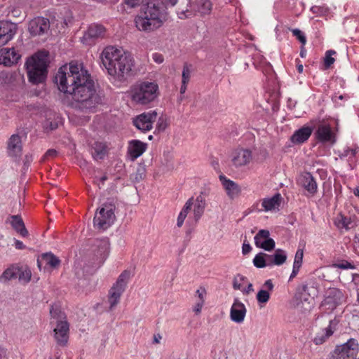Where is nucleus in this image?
Wrapping results in <instances>:
<instances>
[{
    "instance_id": "nucleus-1",
    "label": "nucleus",
    "mask_w": 359,
    "mask_h": 359,
    "mask_svg": "<svg viewBox=\"0 0 359 359\" xmlns=\"http://www.w3.org/2000/svg\"><path fill=\"white\" fill-rule=\"evenodd\" d=\"M58 89L69 93L75 101V108L93 111L102 103L90 74L82 64L71 62L69 65L61 67L55 76Z\"/></svg>"
},
{
    "instance_id": "nucleus-2",
    "label": "nucleus",
    "mask_w": 359,
    "mask_h": 359,
    "mask_svg": "<svg viewBox=\"0 0 359 359\" xmlns=\"http://www.w3.org/2000/svg\"><path fill=\"white\" fill-rule=\"evenodd\" d=\"M177 2L178 0H148L135 17V27L146 33L155 32L169 18L167 4L174 6Z\"/></svg>"
},
{
    "instance_id": "nucleus-3",
    "label": "nucleus",
    "mask_w": 359,
    "mask_h": 359,
    "mask_svg": "<svg viewBox=\"0 0 359 359\" xmlns=\"http://www.w3.org/2000/svg\"><path fill=\"white\" fill-rule=\"evenodd\" d=\"M101 60L107 73L115 81L123 82L132 75L134 60L130 53L108 46L103 50Z\"/></svg>"
},
{
    "instance_id": "nucleus-4",
    "label": "nucleus",
    "mask_w": 359,
    "mask_h": 359,
    "mask_svg": "<svg viewBox=\"0 0 359 359\" xmlns=\"http://www.w3.org/2000/svg\"><path fill=\"white\" fill-rule=\"evenodd\" d=\"M46 57L43 52H39L26 62L29 81L36 84L43 82L46 77Z\"/></svg>"
},
{
    "instance_id": "nucleus-5",
    "label": "nucleus",
    "mask_w": 359,
    "mask_h": 359,
    "mask_svg": "<svg viewBox=\"0 0 359 359\" xmlns=\"http://www.w3.org/2000/svg\"><path fill=\"white\" fill-rule=\"evenodd\" d=\"M158 95V86L154 82L144 81L135 84L131 89L132 100L146 105L154 101Z\"/></svg>"
},
{
    "instance_id": "nucleus-6",
    "label": "nucleus",
    "mask_w": 359,
    "mask_h": 359,
    "mask_svg": "<svg viewBox=\"0 0 359 359\" xmlns=\"http://www.w3.org/2000/svg\"><path fill=\"white\" fill-rule=\"evenodd\" d=\"M50 323L53 328V337L57 344L62 347L67 346L69 337V324L66 318L52 316Z\"/></svg>"
},
{
    "instance_id": "nucleus-7",
    "label": "nucleus",
    "mask_w": 359,
    "mask_h": 359,
    "mask_svg": "<svg viewBox=\"0 0 359 359\" xmlns=\"http://www.w3.org/2000/svg\"><path fill=\"white\" fill-rule=\"evenodd\" d=\"M212 8L210 0H189L186 9L177 12L180 19L191 18L199 13L201 15H209Z\"/></svg>"
},
{
    "instance_id": "nucleus-8",
    "label": "nucleus",
    "mask_w": 359,
    "mask_h": 359,
    "mask_svg": "<svg viewBox=\"0 0 359 359\" xmlns=\"http://www.w3.org/2000/svg\"><path fill=\"white\" fill-rule=\"evenodd\" d=\"M359 350L358 341L354 339H350L347 342L337 346L330 353L328 359H355Z\"/></svg>"
},
{
    "instance_id": "nucleus-9",
    "label": "nucleus",
    "mask_w": 359,
    "mask_h": 359,
    "mask_svg": "<svg viewBox=\"0 0 359 359\" xmlns=\"http://www.w3.org/2000/svg\"><path fill=\"white\" fill-rule=\"evenodd\" d=\"M130 277V271H123L111 287L109 292V303L111 309L118 303L121 296L126 288Z\"/></svg>"
},
{
    "instance_id": "nucleus-10",
    "label": "nucleus",
    "mask_w": 359,
    "mask_h": 359,
    "mask_svg": "<svg viewBox=\"0 0 359 359\" xmlns=\"http://www.w3.org/2000/svg\"><path fill=\"white\" fill-rule=\"evenodd\" d=\"M114 219V205L104 204L95 214L94 226L99 229L105 230L113 224Z\"/></svg>"
},
{
    "instance_id": "nucleus-11",
    "label": "nucleus",
    "mask_w": 359,
    "mask_h": 359,
    "mask_svg": "<svg viewBox=\"0 0 359 359\" xmlns=\"http://www.w3.org/2000/svg\"><path fill=\"white\" fill-rule=\"evenodd\" d=\"M157 115L155 110L144 112L134 118L133 123L138 130L145 133L152 129L153 123L156 120Z\"/></svg>"
},
{
    "instance_id": "nucleus-12",
    "label": "nucleus",
    "mask_w": 359,
    "mask_h": 359,
    "mask_svg": "<svg viewBox=\"0 0 359 359\" xmlns=\"http://www.w3.org/2000/svg\"><path fill=\"white\" fill-rule=\"evenodd\" d=\"M339 320L334 318L330 320L327 327L322 329L316 334L313 341L316 345H321L325 343L327 339L338 330Z\"/></svg>"
},
{
    "instance_id": "nucleus-13",
    "label": "nucleus",
    "mask_w": 359,
    "mask_h": 359,
    "mask_svg": "<svg viewBox=\"0 0 359 359\" xmlns=\"http://www.w3.org/2000/svg\"><path fill=\"white\" fill-rule=\"evenodd\" d=\"M252 160V151L248 149L238 148L231 154V162L236 168L247 165Z\"/></svg>"
},
{
    "instance_id": "nucleus-14",
    "label": "nucleus",
    "mask_w": 359,
    "mask_h": 359,
    "mask_svg": "<svg viewBox=\"0 0 359 359\" xmlns=\"http://www.w3.org/2000/svg\"><path fill=\"white\" fill-rule=\"evenodd\" d=\"M50 28L49 20L37 17L32 20L28 25L29 32L32 36H38L47 32Z\"/></svg>"
},
{
    "instance_id": "nucleus-15",
    "label": "nucleus",
    "mask_w": 359,
    "mask_h": 359,
    "mask_svg": "<svg viewBox=\"0 0 359 359\" xmlns=\"http://www.w3.org/2000/svg\"><path fill=\"white\" fill-rule=\"evenodd\" d=\"M269 231L268 230L262 229L255 236V245L264 249L266 251H271L275 248V241L269 237Z\"/></svg>"
},
{
    "instance_id": "nucleus-16",
    "label": "nucleus",
    "mask_w": 359,
    "mask_h": 359,
    "mask_svg": "<svg viewBox=\"0 0 359 359\" xmlns=\"http://www.w3.org/2000/svg\"><path fill=\"white\" fill-rule=\"evenodd\" d=\"M17 31V25L8 21H0V47L10 41Z\"/></svg>"
},
{
    "instance_id": "nucleus-17",
    "label": "nucleus",
    "mask_w": 359,
    "mask_h": 359,
    "mask_svg": "<svg viewBox=\"0 0 359 359\" xmlns=\"http://www.w3.org/2000/svg\"><path fill=\"white\" fill-rule=\"evenodd\" d=\"M147 148V144L138 140H132L128 142L127 154L132 161L143 154Z\"/></svg>"
},
{
    "instance_id": "nucleus-18",
    "label": "nucleus",
    "mask_w": 359,
    "mask_h": 359,
    "mask_svg": "<svg viewBox=\"0 0 359 359\" xmlns=\"http://www.w3.org/2000/svg\"><path fill=\"white\" fill-rule=\"evenodd\" d=\"M106 29L101 25H91L85 32L83 40V43L90 45L93 40L104 37Z\"/></svg>"
},
{
    "instance_id": "nucleus-19",
    "label": "nucleus",
    "mask_w": 359,
    "mask_h": 359,
    "mask_svg": "<svg viewBox=\"0 0 359 359\" xmlns=\"http://www.w3.org/2000/svg\"><path fill=\"white\" fill-rule=\"evenodd\" d=\"M219 180L228 197L233 200L241 194V189L239 185L235 182L226 178L224 175L219 176Z\"/></svg>"
},
{
    "instance_id": "nucleus-20",
    "label": "nucleus",
    "mask_w": 359,
    "mask_h": 359,
    "mask_svg": "<svg viewBox=\"0 0 359 359\" xmlns=\"http://www.w3.org/2000/svg\"><path fill=\"white\" fill-rule=\"evenodd\" d=\"M20 55L14 48L0 49V64L11 66L18 62Z\"/></svg>"
},
{
    "instance_id": "nucleus-21",
    "label": "nucleus",
    "mask_w": 359,
    "mask_h": 359,
    "mask_svg": "<svg viewBox=\"0 0 359 359\" xmlns=\"http://www.w3.org/2000/svg\"><path fill=\"white\" fill-rule=\"evenodd\" d=\"M299 184L311 195L317 192V183L310 172L302 174L299 178Z\"/></svg>"
},
{
    "instance_id": "nucleus-22",
    "label": "nucleus",
    "mask_w": 359,
    "mask_h": 359,
    "mask_svg": "<svg viewBox=\"0 0 359 359\" xmlns=\"http://www.w3.org/2000/svg\"><path fill=\"white\" fill-rule=\"evenodd\" d=\"M22 145L21 137L18 134H13L8 141V152L11 156H20L22 154Z\"/></svg>"
},
{
    "instance_id": "nucleus-23",
    "label": "nucleus",
    "mask_w": 359,
    "mask_h": 359,
    "mask_svg": "<svg viewBox=\"0 0 359 359\" xmlns=\"http://www.w3.org/2000/svg\"><path fill=\"white\" fill-rule=\"evenodd\" d=\"M60 264V260L51 252L42 254L37 259V265L41 270V266L44 267L49 266L50 268H57Z\"/></svg>"
},
{
    "instance_id": "nucleus-24",
    "label": "nucleus",
    "mask_w": 359,
    "mask_h": 359,
    "mask_svg": "<svg viewBox=\"0 0 359 359\" xmlns=\"http://www.w3.org/2000/svg\"><path fill=\"white\" fill-rule=\"evenodd\" d=\"M312 128L309 126H303L296 130L291 136L290 140L296 144H302L306 142L312 134Z\"/></svg>"
},
{
    "instance_id": "nucleus-25",
    "label": "nucleus",
    "mask_w": 359,
    "mask_h": 359,
    "mask_svg": "<svg viewBox=\"0 0 359 359\" xmlns=\"http://www.w3.org/2000/svg\"><path fill=\"white\" fill-rule=\"evenodd\" d=\"M316 137L318 140L323 142H334V136L331 130V128L329 125L321 124L318 127L316 133Z\"/></svg>"
},
{
    "instance_id": "nucleus-26",
    "label": "nucleus",
    "mask_w": 359,
    "mask_h": 359,
    "mask_svg": "<svg viewBox=\"0 0 359 359\" xmlns=\"http://www.w3.org/2000/svg\"><path fill=\"white\" fill-rule=\"evenodd\" d=\"M97 244L96 246L98 248V250L96 255V266H100L102 263L105 260L108 254L109 249V243L107 239H102L100 241H97Z\"/></svg>"
},
{
    "instance_id": "nucleus-27",
    "label": "nucleus",
    "mask_w": 359,
    "mask_h": 359,
    "mask_svg": "<svg viewBox=\"0 0 359 359\" xmlns=\"http://www.w3.org/2000/svg\"><path fill=\"white\" fill-rule=\"evenodd\" d=\"M343 298L342 292L336 288L330 289L329 291L328 296L325 299L323 302V306H326L327 305L331 304L332 309L335 308L336 306L340 303Z\"/></svg>"
},
{
    "instance_id": "nucleus-28",
    "label": "nucleus",
    "mask_w": 359,
    "mask_h": 359,
    "mask_svg": "<svg viewBox=\"0 0 359 359\" xmlns=\"http://www.w3.org/2000/svg\"><path fill=\"white\" fill-rule=\"evenodd\" d=\"M192 206L194 207L193 212L194 219L197 222L203 215L206 206V203L204 198L201 195H199L196 197V199L193 198Z\"/></svg>"
},
{
    "instance_id": "nucleus-29",
    "label": "nucleus",
    "mask_w": 359,
    "mask_h": 359,
    "mask_svg": "<svg viewBox=\"0 0 359 359\" xmlns=\"http://www.w3.org/2000/svg\"><path fill=\"white\" fill-rule=\"evenodd\" d=\"M10 219V222L13 228L22 237H27L29 232L21 217L20 215H12Z\"/></svg>"
},
{
    "instance_id": "nucleus-30",
    "label": "nucleus",
    "mask_w": 359,
    "mask_h": 359,
    "mask_svg": "<svg viewBox=\"0 0 359 359\" xmlns=\"http://www.w3.org/2000/svg\"><path fill=\"white\" fill-rule=\"evenodd\" d=\"M281 196L280 194H275L271 198H264L262 201V206L264 211H270L278 208L280 204Z\"/></svg>"
},
{
    "instance_id": "nucleus-31",
    "label": "nucleus",
    "mask_w": 359,
    "mask_h": 359,
    "mask_svg": "<svg viewBox=\"0 0 359 359\" xmlns=\"http://www.w3.org/2000/svg\"><path fill=\"white\" fill-rule=\"evenodd\" d=\"M91 154L95 160L104 158L107 154V146L105 143L95 142L91 148Z\"/></svg>"
},
{
    "instance_id": "nucleus-32",
    "label": "nucleus",
    "mask_w": 359,
    "mask_h": 359,
    "mask_svg": "<svg viewBox=\"0 0 359 359\" xmlns=\"http://www.w3.org/2000/svg\"><path fill=\"white\" fill-rule=\"evenodd\" d=\"M18 273H19V265L12 264L4 270L0 276V279L4 281H9L13 279H16L18 277Z\"/></svg>"
},
{
    "instance_id": "nucleus-33",
    "label": "nucleus",
    "mask_w": 359,
    "mask_h": 359,
    "mask_svg": "<svg viewBox=\"0 0 359 359\" xmlns=\"http://www.w3.org/2000/svg\"><path fill=\"white\" fill-rule=\"evenodd\" d=\"M32 271L27 266H19V273H18V281L22 285H26L31 280Z\"/></svg>"
},
{
    "instance_id": "nucleus-34",
    "label": "nucleus",
    "mask_w": 359,
    "mask_h": 359,
    "mask_svg": "<svg viewBox=\"0 0 359 359\" xmlns=\"http://www.w3.org/2000/svg\"><path fill=\"white\" fill-rule=\"evenodd\" d=\"M334 224L339 229L344 228L348 229L350 228L351 220L350 218H348L344 216L343 215L340 214L336 217L334 220Z\"/></svg>"
},
{
    "instance_id": "nucleus-35",
    "label": "nucleus",
    "mask_w": 359,
    "mask_h": 359,
    "mask_svg": "<svg viewBox=\"0 0 359 359\" xmlns=\"http://www.w3.org/2000/svg\"><path fill=\"white\" fill-rule=\"evenodd\" d=\"M287 259V255L283 250L277 249L273 254V263L274 265H282Z\"/></svg>"
},
{
    "instance_id": "nucleus-36",
    "label": "nucleus",
    "mask_w": 359,
    "mask_h": 359,
    "mask_svg": "<svg viewBox=\"0 0 359 359\" xmlns=\"http://www.w3.org/2000/svg\"><path fill=\"white\" fill-rule=\"evenodd\" d=\"M247 278L241 275L237 274L233 280V287L234 290H243L244 286L247 283Z\"/></svg>"
},
{
    "instance_id": "nucleus-37",
    "label": "nucleus",
    "mask_w": 359,
    "mask_h": 359,
    "mask_svg": "<svg viewBox=\"0 0 359 359\" xmlns=\"http://www.w3.org/2000/svg\"><path fill=\"white\" fill-rule=\"evenodd\" d=\"M246 309L243 304L236 300L231 306L230 314H245Z\"/></svg>"
},
{
    "instance_id": "nucleus-38",
    "label": "nucleus",
    "mask_w": 359,
    "mask_h": 359,
    "mask_svg": "<svg viewBox=\"0 0 359 359\" xmlns=\"http://www.w3.org/2000/svg\"><path fill=\"white\" fill-rule=\"evenodd\" d=\"M253 264L257 268H264L266 266V258L264 253H258L253 259Z\"/></svg>"
},
{
    "instance_id": "nucleus-39",
    "label": "nucleus",
    "mask_w": 359,
    "mask_h": 359,
    "mask_svg": "<svg viewBox=\"0 0 359 359\" xmlns=\"http://www.w3.org/2000/svg\"><path fill=\"white\" fill-rule=\"evenodd\" d=\"M336 52L333 50H329L326 51L325 56L324 57V66L325 69L330 68V67L334 64L335 59L332 57L335 55Z\"/></svg>"
},
{
    "instance_id": "nucleus-40",
    "label": "nucleus",
    "mask_w": 359,
    "mask_h": 359,
    "mask_svg": "<svg viewBox=\"0 0 359 359\" xmlns=\"http://www.w3.org/2000/svg\"><path fill=\"white\" fill-rule=\"evenodd\" d=\"M182 83H188L191 77V69L187 64H184L182 74Z\"/></svg>"
},
{
    "instance_id": "nucleus-41",
    "label": "nucleus",
    "mask_w": 359,
    "mask_h": 359,
    "mask_svg": "<svg viewBox=\"0 0 359 359\" xmlns=\"http://www.w3.org/2000/svg\"><path fill=\"white\" fill-rule=\"evenodd\" d=\"M270 298L269 292L264 290H261L257 294V299L259 303H266Z\"/></svg>"
},
{
    "instance_id": "nucleus-42",
    "label": "nucleus",
    "mask_w": 359,
    "mask_h": 359,
    "mask_svg": "<svg viewBox=\"0 0 359 359\" xmlns=\"http://www.w3.org/2000/svg\"><path fill=\"white\" fill-rule=\"evenodd\" d=\"M62 313H65V311L60 302L53 304L50 309V314H61Z\"/></svg>"
},
{
    "instance_id": "nucleus-43",
    "label": "nucleus",
    "mask_w": 359,
    "mask_h": 359,
    "mask_svg": "<svg viewBox=\"0 0 359 359\" xmlns=\"http://www.w3.org/2000/svg\"><path fill=\"white\" fill-rule=\"evenodd\" d=\"M292 32L294 36H296L298 40L302 43V44L304 46L306 43V39L303 32L298 29H292Z\"/></svg>"
},
{
    "instance_id": "nucleus-44",
    "label": "nucleus",
    "mask_w": 359,
    "mask_h": 359,
    "mask_svg": "<svg viewBox=\"0 0 359 359\" xmlns=\"http://www.w3.org/2000/svg\"><path fill=\"white\" fill-rule=\"evenodd\" d=\"M332 266L334 268L341 269H354V266L347 262V261H342L341 263H335L332 264Z\"/></svg>"
},
{
    "instance_id": "nucleus-45",
    "label": "nucleus",
    "mask_w": 359,
    "mask_h": 359,
    "mask_svg": "<svg viewBox=\"0 0 359 359\" xmlns=\"http://www.w3.org/2000/svg\"><path fill=\"white\" fill-rule=\"evenodd\" d=\"M304 252L302 250H298L295 254L293 265L301 267L302 264Z\"/></svg>"
},
{
    "instance_id": "nucleus-46",
    "label": "nucleus",
    "mask_w": 359,
    "mask_h": 359,
    "mask_svg": "<svg viewBox=\"0 0 359 359\" xmlns=\"http://www.w3.org/2000/svg\"><path fill=\"white\" fill-rule=\"evenodd\" d=\"M357 153V149H346L343 151V152L339 155L341 158L343 157H353Z\"/></svg>"
},
{
    "instance_id": "nucleus-47",
    "label": "nucleus",
    "mask_w": 359,
    "mask_h": 359,
    "mask_svg": "<svg viewBox=\"0 0 359 359\" xmlns=\"http://www.w3.org/2000/svg\"><path fill=\"white\" fill-rule=\"evenodd\" d=\"M193 205V198H190L184 205L182 210H181V213L184 214L186 217L187 216L188 212L192 208Z\"/></svg>"
},
{
    "instance_id": "nucleus-48",
    "label": "nucleus",
    "mask_w": 359,
    "mask_h": 359,
    "mask_svg": "<svg viewBox=\"0 0 359 359\" xmlns=\"http://www.w3.org/2000/svg\"><path fill=\"white\" fill-rule=\"evenodd\" d=\"M167 127V123L163 117H160L157 123V129L158 130H164Z\"/></svg>"
},
{
    "instance_id": "nucleus-49",
    "label": "nucleus",
    "mask_w": 359,
    "mask_h": 359,
    "mask_svg": "<svg viewBox=\"0 0 359 359\" xmlns=\"http://www.w3.org/2000/svg\"><path fill=\"white\" fill-rule=\"evenodd\" d=\"M141 0H124V3L129 8H135L140 4Z\"/></svg>"
},
{
    "instance_id": "nucleus-50",
    "label": "nucleus",
    "mask_w": 359,
    "mask_h": 359,
    "mask_svg": "<svg viewBox=\"0 0 359 359\" xmlns=\"http://www.w3.org/2000/svg\"><path fill=\"white\" fill-rule=\"evenodd\" d=\"M44 127L46 129H50L51 130H55L57 128V123L56 122L50 121L47 120L44 123Z\"/></svg>"
},
{
    "instance_id": "nucleus-51",
    "label": "nucleus",
    "mask_w": 359,
    "mask_h": 359,
    "mask_svg": "<svg viewBox=\"0 0 359 359\" xmlns=\"http://www.w3.org/2000/svg\"><path fill=\"white\" fill-rule=\"evenodd\" d=\"M196 294H197L198 297L199 298V301H203L204 302V298H205V297L206 295V290H205V289L203 288V287L199 288L196 291Z\"/></svg>"
},
{
    "instance_id": "nucleus-52",
    "label": "nucleus",
    "mask_w": 359,
    "mask_h": 359,
    "mask_svg": "<svg viewBox=\"0 0 359 359\" xmlns=\"http://www.w3.org/2000/svg\"><path fill=\"white\" fill-rule=\"evenodd\" d=\"M264 258H266V266H271L274 265L273 263V254L269 255L264 253Z\"/></svg>"
},
{
    "instance_id": "nucleus-53",
    "label": "nucleus",
    "mask_w": 359,
    "mask_h": 359,
    "mask_svg": "<svg viewBox=\"0 0 359 359\" xmlns=\"http://www.w3.org/2000/svg\"><path fill=\"white\" fill-rule=\"evenodd\" d=\"M245 285L247 286V287L245 288L244 287V288L242 290V292L244 294H250V292H253V286H252V284L250 283V282H248L247 280V283L245 284Z\"/></svg>"
},
{
    "instance_id": "nucleus-54",
    "label": "nucleus",
    "mask_w": 359,
    "mask_h": 359,
    "mask_svg": "<svg viewBox=\"0 0 359 359\" xmlns=\"http://www.w3.org/2000/svg\"><path fill=\"white\" fill-rule=\"evenodd\" d=\"M57 155V151L55 150V149H48L46 154H44V158H48L50 157L51 158H53L55 156H56Z\"/></svg>"
},
{
    "instance_id": "nucleus-55",
    "label": "nucleus",
    "mask_w": 359,
    "mask_h": 359,
    "mask_svg": "<svg viewBox=\"0 0 359 359\" xmlns=\"http://www.w3.org/2000/svg\"><path fill=\"white\" fill-rule=\"evenodd\" d=\"M186 217H187L184 214L180 212L177 221V225L178 227H181L183 225L184 221L186 219Z\"/></svg>"
},
{
    "instance_id": "nucleus-56",
    "label": "nucleus",
    "mask_w": 359,
    "mask_h": 359,
    "mask_svg": "<svg viewBox=\"0 0 359 359\" xmlns=\"http://www.w3.org/2000/svg\"><path fill=\"white\" fill-rule=\"evenodd\" d=\"M231 320L237 323H241L244 320L245 316H230Z\"/></svg>"
},
{
    "instance_id": "nucleus-57",
    "label": "nucleus",
    "mask_w": 359,
    "mask_h": 359,
    "mask_svg": "<svg viewBox=\"0 0 359 359\" xmlns=\"http://www.w3.org/2000/svg\"><path fill=\"white\" fill-rule=\"evenodd\" d=\"M203 304H204L203 301H198L196 304V306L194 307V311L195 313H200L201 311Z\"/></svg>"
},
{
    "instance_id": "nucleus-58",
    "label": "nucleus",
    "mask_w": 359,
    "mask_h": 359,
    "mask_svg": "<svg viewBox=\"0 0 359 359\" xmlns=\"http://www.w3.org/2000/svg\"><path fill=\"white\" fill-rule=\"evenodd\" d=\"M252 250V248L248 243H243L242 247V252L243 255L248 254Z\"/></svg>"
},
{
    "instance_id": "nucleus-59",
    "label": "nucleus",
    "mask_w": 359,
    "mask_h": 359,
    "mask_svg": "<svg viewBox=\"0 0 359 359\" xmlns=\"http://www.w3.org/2000/svg\"><path fill=\"white\" fill-rule=\"evenodd\" d=\"M153 59L156 62H157L158 64H161L163 62V57L161 54H158V53L154 54Z\"/></svg>"
},
{
    "instance_id": "nucleus-60",
    "label": "nucleus",
    "mask_w": 359,
    "mask_h": 359,
    "mask_svg": "<svg viewBox=\"0 0 359 359\" xmlns=\"http://www.w3.org/2000/svg\"><path fill=\"white\" fill-rule=\"evenodd\" d=\"M15 241V247L18 250H23L25 248V245L23 244V243L19 240L14 239Z\"/></svg>"
},
{
    "instance_id": "nucleus-61",
    "label": "nucleus",
    "mask_w": 359,
    "mask_h": 359,
    "mask_svg": "<svg viewBox=\"0 0 359 359\" xmlns=\"http://www.w3.org/2000/svg\"><path fill=\"white\" fill-rule=\"evenodd\" d=\"M32 160H33V158H32V154L25 155V158H24V165L25 166H28L29 165V163L32 161Z\"/></svg>"
},
{
    "instance_id": "nucleus-62",
    "label": "nucleus",
    "mask_w": 359,
    "mask_h": 359,
    "mask_svg": "<svg viewBox=\"0 0 359 359\" xmlns=\"http://www.w3.org/2000/svg\"><path fill=\"white\" fill-rule=\"evenodd\" d=\"M299 269H300L299 266L297 267V266L293 265V269H292V273L290 275V279H292V278H294L297 276V274L299 272Z\"/></svg>"
},
{
    "instance_id": "nucleus-63",
    "label": "nucleus",
    "mask_w": 359,
    "mask_h": 359,
    "mask_svg": "<svg viewBox=\"0 0 359 359\" xmlns=\"http://www.w3.org/2000/svg\"><path fill=\"white\" fill-rule=\"evenodd\" d=\"M264 287L268 288L269 290H272L273 288V285L271 280H267L264 283Z\"/></svg>"
},
{
    "instance_id": "nucleus-64",
    "label": "nucleus",
    "mask_w": 359,
    "mask_h": 359,
    "mask_svg": "<svg viewBox=\"0 0 359 359\" xmlns=\"http://www.w3.org/2000/svg\"><path fill=\"white\" fill-rule=\"evenodd\" d=\"M6 356V350L0 347V359H4Z\"/></svg>"
}]
</instances>
